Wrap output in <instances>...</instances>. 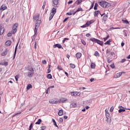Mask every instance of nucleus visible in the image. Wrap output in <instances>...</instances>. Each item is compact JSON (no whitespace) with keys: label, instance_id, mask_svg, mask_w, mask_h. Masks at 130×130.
<instances>
[{"label":"nucleus","instance_id":"393cba45","mask_svg":"<svg viewBox=\"0 0 130 130\" xmlns=\"http://www.w3.org/2000/svg\"><path fill=\"white\" fill-rule=\"evenodd\" d=\"M51 13L55 14V13H56V8L53 7L52 9V12H51Z\"/></svg>","mask_w":130,"mask_h":130},{"label":"nucleus","instance_id":"37998d69","mask_svg":"<svg viewBox=\"0 0 130 130\" xmlns=\"http://www.w3.org/2000/svg\"><path fill=\"white\" fill-rule=\"evenodd\" d=\"M86 27H88V25H87V24L86 23L85 24L82 25L81 26V28H86Z\"/></svg>","mask_w":130,"mask_h":130},{"label":"nucleus","instance_id":"9d476101","mask_svg":"<svg viewBox=\"0 0 130 130\" xmlns=\"http://www.w3.org/2000/svg\"><path fill=\"white\" fill-rule=\"evenodd\" d=\"M39 14H36L34 16L33 20L34 21H39Z\"/></svg>","mask_w":130,"mask_h":130},{"label":"nucleus","instance_id":"bf43d9fd","mask_svg":"<svg viewBox=\"0 0 130 130\" xmlns=\"http://www.w3.org/2000/svg\"><path fill=\"white\" fill-rule=\"evenodd\" d=\"M59 121L60 122H63V119H62V118H60Z\"/></svg>","mask_w":130,"mask_h":130},{"label":"nucleus","instance_id":"e2e57ef3","mask_svg":"<svg viewBox=\"0 0 130 130\" xmlns=\"http://www.w3.org/2000/svg\"><path fill=\"white\" fill-rule=\"evenodd\" d=\"M107 61H108V63H110L111 62V61H112L110 60L109 59H107Z\"/></svg>","mask_w":130,"mask_h":130},{"label":"nucleus","instance_id":"de8ad7c7","mask_svg":"<svg viewBox=\"0 0 130 130\" xmlns=\"http://www.w3.org/2000/svg\"><path fill=\"white\" fill-rule=\"evenodd\" d=\"M33 127V124L32 123H31L30 126H29V130H31L32 129V127Z\"/></svg>","mask_w":130,"mask_h":130},{"label":"nucleus","instance_id":"680f3d73","mask_svg":"<svg viewBox=\"0 0 130 130\" xmlns=\"http://www.w3.org/2000/svg\"><path fill=\"white\" fill-rule=\"evenodd\" d=\"M68 5H71V4H73V1H70L68 3Z\"/></svg>","mask_w":130,"mask_h":130},{"label":"nucleus","instance_id":"6ab92c4d","mask_svg":"<svg viewBox=\"0 0 130 130\" xmlns=\"http://www.w3.org/2000/svg\"><path fill=\"white\" fill-rule=\"evenodd\" d=\"M107 18H108V15L107 14L105 15L103 17V21H105V22L107 20Z\"/></svg>","mask_w":130,"mask_h":130},{"label":"nucleus","instance_id":"c85d7f7f","mask_svg":"<svg viewBox=\"0 0 130 130\" xmlns=\"http://www.w3.org/2000/svg\"><path fill=\"white\" fill-rule=\"evenodd\" d=\"M70 66L71 69H75V68H76V65H75L74 64L70 63Z\"/></svg>","mask_w":130,"mask_h":130},{"label":"nucleus","instance_id":"39448f33","mask_svg":"<svg viewBox=\"0 0 130 130\" xmlns=\"http://www.w3.org/2000/svg\"><path fill=\"white\" fill-rule=\"evenodd\" d=\"M107 121L108 123H110L111 122V118L110 117V114L109 113H106Z\"/></svg>","mask_w":130,"mask_h":130},{"label":"nucleus","instance_id":"20e7f679","mask_svg":"<svg viewBox=\"0 0 130 130\" xmlns=\"http://www.w3.org/2000/svg\"><path fill=\"white\" fill-rule=\"evenodd\" d=\"M41 24V20H37L35 24V27L34 31H38V28H39Z\"/></svg>","mask_w":130,"mask_h":130},{"label":"nucleus","instance_id":"5701e85b","mask_svg":"<svg viewBox=\"0 0 130 130\" xmlns=\"http://www.w3.org/2000/svg\"><path fill=\"white\" fill-rule=\"evenodd\" d=\"M33 74H34V73L32 72H28L27 73V76L29 78H31V77H32V76H33Z\"/></svg>","mask_w":130,"mask_h":130},{"label":"nucleus","instance_id":"603ef678","mask_svg":"<svg viewBox=\"0 0 130 130\" xmlns=\"http://www.w3.org/2000/svg\"><path fill=\"white\" fill-rule=\"evenodd\" d=\"M15 80H16V81H18V79H19V76H18V75H16V76H15Z\"/></svg>","mask_w":130,"mask_h":130},{"label":"nucleus","instance_id":"13d9d810","mask_svg":"<svg viewBox=\"0 0 130 130\" xmlns=\"http://www.w3.org/2000/svg\"><path fill=\"white\" fill-rule=\"evenodd\" d=\"M68 20H69V17L66 18L64 20H63V23H64V22H67V21H68Z\"/></svg>","mask_w":130,"mask_h":130},{"label":"nucleus","instance_id":"6e6552de","mask_svg":"<svg viewBox=\"0 0 130 130\" xmlns=\"http://www.w3.org/2000/svg\"><path fill=\"white\" fill-rule=\"evenodd\" d=\"M1 25V27L0 28V35H3L4 34V32H5V29L3 27V25L1 24H0Z\"/></svg>","mask_w":130,"mask_h":130},{"label":"nucleus","instance_id":"79ce46f5","mask_svg":"<svg viewBox=\"0 0 130 130\" xmlns=\"http://www.w3.org/2000/svg\"><path fill=\"white\" fill-rule=\"evenodd\" d=\"M55 14V13H53L52 12H51L50 14V16L53 18V16H54Z\"/></svg>","mask_w":130,"mask_h":130},{"label":"nucleus","instance_id":"0eeeda50","mask_svg":"<svg viewBox=\"0 0 130 130\" xmlns=\"http://www.w3.org/2000/svg\"><path fill=\"white\" fill-rule=\"evenodd\" d=\"M53 7H54L55 8H57V5H58V1L57 0H53Z\"/></svg>","mask_w":130,"mask_h":130},{"label":"nucleus","instance_id":"8fccbe9b","mask_svg":"<svg viewBox=\"0 0 130 130\" xmlns=\"http://www.w3.org/2000/svg\"><path fill=\"white\" fill-rule=\"evenodd\" d=\"M66 40H69V38H64L63 40L62 41V43H64V42H66Z\"/></svg>","mask_w":130,"mask_h":130},{"label":"nucleus","instance_id":"a211bd4d","mask_svg":"<svg viewBox=\"0 0 130 130\" xmlns=\"http://www.w3.org/2000/svg\"><path fill=\"white\" fill-rule=\"evenodd\" d=\"M63 114V111L62 110H59V112H58V115L59 116H61Z\"/></svg>","mask_w":130,"mask_h":130},{"label":"nucleus","instance_id":"f03ea898","mask_svg":"<svg viewBox=\"0 0 130 130\" xmlns=\"http://www.w3.org/2000/svg\"><path fill=\"white\" fill-rule=\"evenodd\" d=\"M91 41H92V42H94V43H98V44H99L100 45H103V42L97 39H95L94 38H92L90 39Z\"/></svg>","mask_w":130,"mask_h":130},{"label":"nucleus","instance_id":"e433bc0d","mask_svg":"<svg viewBox=\"0 0 130 130\" xmlns=\"http://www.w3.org/2000/svg\"><path fill=\"white\" fill-rule=\"evenodd\" d=\"M90 67L91 69H95V63H91Z\"/></svg>","mask_w":130,"mask_h":130},{"label":"nucleus","instance_id":"f704fd0d","mask_svg":"<svg viewBox=\"0 0 130 130\" xmlns=\"http://www.w3.org/2000/svg\"><path fill=\"white\" fill-rule=\"evenodd\" d=\"M66 15L67 16H72L73 15V11H70V12H68Z\"/></svg>","mask_w":130,"mask_h":130},{"label":"nucleus","instance_id":"a19ab883","mask_svg":"<svg viewBox=\"0 0 130 130\" xmlns=\"http://www.w3.org/2000/svg\"><path fill=\"white\" fill-rule=\"evenodd\" d=\"M34 48L35 49H36L37 48V42H35V43L34 44Z\"/></svg>","mask_w":130,"mask_h":130},{"label":"nucleus","instance_id":"4c0bfd02","mask_svg":"<svg viewBox=\"0 0 130 130\" xmlns=\"http://www.w3.org/2000/svg\"><path fill=\"white\" fill-rule=\"evenodd\" d=\"M83 11V9L82 8H78V9L77 10V11H76V13H78V12H81Z\"/></svg>","mask_w":130,"mask_h":130},{"label":"nucleus","instance_id":"7c9ffc66","mask_svg":"<svg viewBox=\"0 0 130 130\" xmlns=\"http://www.w3.org/2000/svg\"><path fill=\"white\" fill-rule=\"evenodd\" d=\"M46 5V1H44L43 2V5L42 6V9L43 10H44V9H45V5Z\"/></svg>","mask_w":130,"mask_h":130},{"label":"nucleus","instance_id":"473e14b6","mask_svg":"<svg viewBox=\"0 0 130 130\" xmlns=\"http://www.w3.org/2000/svg\"><path fill=\"white\" fill-rule=\"evenodd\" d=\"M32 88V85L31 84H28L27 86V90H30Z\"/></svg>","mask_w":130,"mask_h":130},{"label":"nucleus","instance_id":"a18cd8bd","mask_svg":"<svg viewBox=\"0 0 130 130\" xmlns=\"http://www.w3.org/2000/svg\"><path fill=\"white\" fill-rule=\"evenodd\" d=\"M94 55L95 56H98V55H99V53L97 51H95L94 53Z\"/></svg>","mask_w":130,"mask_h":130},{"label":"nucleus","instance_id":"774afa93","mask_svg":"<svg viewBox=\"0 0 130 130\" xmlns=\"http://www.w3.org/2000/svg\"><path fill=\"white\" fill-rule=\"evenodd\" d=\"M90 82H93L94 81V78H91L90 79Z\"/></svg>","mask_w":130,"mask_h":130},{"label":"nucleus","instance_id":"cd10ccee","mask_svg":"<svg viewBox=\"0 0 130 130\" xmlns=\"http://www.w3.org/2000/svg\"><path fill=\"white\" fill-rule=\"evenodd\" d=\"M122 22L124 23V24H128V21H127V20L125 19H122Z\"/></svg>","mask_w":130,"mask_h":130},{"label":"nucleus","instance_id":"9b49d317","mask_svg":"<svg viewBox=\"0 0 130 130\" xmlns=\"http://www.w3.org/2000/svg\"><path fill=\"white\" fill-rule=\"evenodd\" d=\"M8 9V7L5 5H2L1 7L0 10L1 11H5V10H7Z\"/></svg>","mask_w":130,"mask_h":130},{"label":"nucleus","instance_id":"dca6fc26","mask_svg":"<svg viewBox=\"0 0 130 130\" xmlns=\"http://www.w3.org/2000/svg\"><path fill=\"white\" fill-rule=\"evenodd\" d=\"M76 56L77 58L79 59V58H81V57L82 56V54L81 53H77L76 54Z\"/></svg>","mask_w":130,"mask_h":130},{"label":"nucleus","instance_id":"2eb2a0df","mask_svg":"<svg viewBox=\"0 0 130 130\" xmlns=\"http://www.w3.org/2000/svg\"><path fill=\"white\" fill-rule=\"evenodd\" d=\"M101 15V13L100 11H95L94 14V17H98V15Z\"/></svg>","mask_w":130,"mask_h":130},{"label":"nucleus","instance_id":"09e8293b","mask_svg":"<svg viewBox=\"0 0 130 130\" xmlns=\"http://www.w3.org/2000/svg\"><path fill=\"white\" fill-rule=\"evenodd\" d=\"M81 42H82V44H83V45H86V42H85V41H84V40H82Z\"/></svg>","mask_w":130,"mask_h":130},{"label":"nucleus","instance_id":"69168bd1","mask_svg":"<svg viewBox=\"0 0 130 130\" xmlns=\"http://www.w3.org/2000/svg\"><path fill=\"white\" fill-rule=\"evenodd\" d=\"M53 88H54V85H52V86H50L49 87H48V89H53Z\"/></svg>","mask_w":130,"mask_h":130},{"label":"nucleus","instance_id":"58836bf2","mask_svg":"<svg viewBox=\"0 0 130 130\" xmlns=\"http://www.w3.org/2000/svg\"><path fill=\"white\" fill-rule=\"evenodd\" d=\"M82 0H77L76 2H77V5H80L81 3H82Z\"/></svg>","mask_w":130,"mask_h":130},{"label":"nucleus","instance_id":"ddd939ff","mask_svg":"<svg viewBox=\"0 0 130 130\" xmlns=\"http://www.w3.org/2000/svg\"><path fill=\"white\" fill-rule=\"evenodd\" d=\"M53 48H56V47H58V48H61V45L59 44H55L53 46Z\"/></svg>","mask_w":130,"mask_h":130},{"label":"nucleus","instance_id":"2f4dec72","mask_svg":"<svg viewBox=\"0 0 130 130\" xmlns=\"http://www.w3.org/2000/svg\"><path fill=\"white\" fill-rule=\"evenodd\" d=\"M41 119H39L38 121L36 122V124H40V123H41Z\"/></svg>","mask_w":130,"mask_h":130},{"label":"nucleus","instance_id":"423d86ee","mask_svg":"<svg viewBox=\"0 0 130 130\" xmlns=\"http://www.w3.org/2000/svg\"><path fill=\"white\" fill-rule=\"evenodd\" d=\"M124 72H120L119 73H117L114 76V78H115V79H117V78H119L120 77H121V75H122V74H124Z\"/></svg>","mask_w":130,"mask_h":130},{"label":"nucleus","instance_id":"b1692460","mask_svg":"<svg viewBox=\"0 0 130 130\" xmlns=\"http://www.w3.org/2000/svg\"><path fill=\"white\" fill-rule=\"evenodd\" d=\"M52 121L53 122L54 125H55V126H56V127H58V126L56 124V122L55 121V120H54V119H52Z\"/></svg>","mask_w":130,"mask_h":130},{"label":"nucleus","instance_id":"4be33fe9","mask_svg":"<svg viewBox=\"0 0 130 130\" xmlns=\"http://www.w3.org/2000/svg\"><path fill=\"white\" fill-rule=\"evenodd\" d=\"M110 42H111V40L107 41L106 43H104L105 45H110Z\"/></svg>","mask_w":130,"mask_h":130},{"label":"nucleus","instance_id":"5fc2aeb1","mask_svg":"<svg viewBox=\"0 0 130 130\" xmlns=\"http://www.w3.org/2000/svg\"><path fill=\"white\" fill-rule=\"evenodd\" d=\"M93 7H94V3L91 4V5L90 7V10H91V9H93Z\"/></svg>","mask_w":130,"mask_h":130},{"label":"nucleus","instance_id":"c9c22d12","mask_svg":"<svg viewBox=\"0 0 130 130\" xmlns=\"http://www.w3.org/2000/svg\"><path fill=\"white\" fill-rule=\"evenodd\" d=\"M12 34H13V32L10 31L8 34H7V36L8 37H11V36H12Z\"/></svg>","mask_w":130,"mask_h":130},{"label":"nucleus","instance_id":"864d4df0","mask_svg":"<svg viewBox=\"0 0 130 130\" xmlns=\"http://www.w3.org/2000/svg\"><path fill=\"white\" fill-rule=\"evenodd\" d=\"M125 60H126V59H122L121 60V61H120V62H121V63H123V62H124V61H125Z\"/></svg>","mask_w":130,"mask_h":130},{"label":"nucleus","instance_id":"f257e3e1","mask_svg":"<svg viewBox=\"0 0 130 130\" xmlns=\"http://www.w3.org/2000/svg\"><path fill=\"white\" fill-rule=\"evenodd\" d=\"M99 4L102 8H109L110 4L106 1H101L99 3Z\"/></svg>","mask_w":130,"mask_h":130},{"label":"nucleus","instance_id":"a878e982","mask_svg":"<svg viewBox=\"0 0 130 130\" xmlns=\"http://www.w3.org/2000/svg\"><path fill=\"white\" fill-rule=\"evenodd\" d=\"M49 103H51L52 104H57V102L54 101L53 100H51V101H49Z\"/></svg>","mask_w":130,"mask_h":130},{"label":"nucleus","instance_id":"4468645a","mask_svg":"<svg viewBox=\"0 0 130 130\" xmlns=\"http://www.w3.org/2000/svg\"><path fill=\"white\" fill-rule=\"evenodd\" d=\"M11 44H12V41H7L5 43V45H6V46H11Z\"/></svg>","mask_w":130,"mask_h":130},{"label":"nucleus","instance_id":"4d7b16f0","mask_svg":"<svg viewBox=\"0 0 130 130\" xmlns=\"http://www.w3.org/2000/svg\"><path fill=\"white\" fill-rule=\"evenodd\" d=\"M42 62H43V64H46V63H47L46 60H43Z\"/></svg>","mask_w":130,"mask_h":130},{"label":"nucleus","instance_id":"aec40b11","mask_svg":"<svg viewBox=\"0 0 130 130\" xmlns=\"http://www.w3.org/2000/svg\"><path fill=\"white\" fill-rule=\"evenodd\" d=\"M7 51H9V50L6 49L4 52L2 53L1 55H2V56H5V55H7Z\"/></svg>","mask_w":130,"mask_h":130},{"label":"nucleus","instance_id":"412c9836","mask_svg":"<svg viewBox=\"0 0 130 130\" xmlns=\"http://www.w3.org/2000/svg\"><path fill=\"white\" fill-rule=\"evenodd\" d=\"M124 111H125V109H124V107H122V109H120L119 110H118V112L119 113H121V112H124Z\"/></svg>","mask_w":130,"mask_h":130},{"label":"nucleus","instance_id":"1a4fd4ad","mask_svg":"<svg viewBox=\"0 0 130 130\" xmlns=\"http://www.w3.org/2000/svg\"><path fill=\"white\" fill-rule=\"evenodd\" d=\"M80 94H81V93L78 92L77 91L71 93L72 96H80Z\"/></svg>","mask_w":130,"mask_h":130},{"label":"nucleus","instance_id":"0e129e2a","mask_svg":"<svg viewBox=\"0 0 130 130\" xmlns=\"http://www.w3.org/2000/svg\"><path fill=\"white\" fill-rule=\"evenodd\" d=\"M86 37H89L91 36V35L90 34H86Z\"/></svg>","mask_w":130,"mask_h":130},{"label":"nucleus","instance_id":"052dcab7","mask_svg":"<svg viewBox=\"0 0 130 130\" xmlns=\"http://www.w3.org/2000/svg\"><path fill=\"white\" fill-rule=\"evenodd\" d=\"M72 106H73V107H76V103H73L72 104Z\"/></svg>","mask_w":130,"mask_h":130},{"label":"nucleus","instance_id":"49530a36","mask_svg":"<svg viewBox=\"0 0 130 130\" xmlns=\"http://www.w3.org/2000/svg\"><path fill=\"white\" fill-rule=\"evenodd\" d=\"M109 38V35H108L106 38H104V41H106V40Z\"/></svg>","mask_w":130,"mask_h":130},{"label":"nucleus","instance_id":"ea45409f","mask_svg":"<svg viewBox=\"0 0 130 130\" xmlns=\"http://www.w3.org/2000/svg\"><path fill=\"white\" fill-rule=\"evenodd\" d=\"M57 69L59 70V71H62V68L61 66H58Z\"/></svg>","mask_w":130,"mask_h":130},{"label":"nucleus","instance_id":"7ed1b4c3","mask_svg":"<svg viewBox=\"0 0 130 130\" xmlns=\"http://www.w3.org/2000/svg\"><path fill=\"white\" fill-rule=\"evenodd\" d=\"M18 26H19V24L15 23L12 26V34H15L16 32H17V28H18Z\"/></svg>","mask_w":130,"mask_h":130},{"label":"nucleus","instance_id":"f3484780","mask_svg":"<svg viewBox=\"0 0 130 130\" xmlns=\"http://www.w3.org/2000/svg\"><path fill=\"white\" fill-rule=\"evenodd\" d=\"M18 48V44L16 45L15 49V51H14V55L13 56V59H15V57H16V54L17 53V48Z\"/></svg>","mask_w":130,"mask_h":130},{"label":"nucleus","instance_id":"6e6d98bb","mask_svg":"<svg viewBox=\"0 0 130 130\" xmlns=\"http://www.w3.org/2000/svg\"><path fill=\"white\" fill-rule=\"evenodd\" d=\"M41 128H42V129L44 130V129H45V128H46V126H42L41 127Z\"/></svg>","mask_w":130,"mask_h":130},{"label":"nucleus","instance_id":"338daca9","mask_svg":"<svg viewBox=\"0 0 130 130\" xmlns=\"http://www.w3.org/2000/svg\"><path fill=\"white\" fill-rule=\"evenodd\" d=\"M8 64H9V63H8V62H5L4 63V66H8Z\"/></svg>","mask_w":130,"mask_h":130},{"label":"nucleus","instance_id":"3c124183","mask_svg":"<svg viewBox=\"0 0 130 130\" xmlns=\"http://www.w3.org/2000/svg\"><path fill=\"white\" fill-rule=\"evenodd\" d=\"M110 67H111V68H112V69H114V68H115V66H114V64H113V63L111 64Z\"/></svg>","mask_w":130,"mask_h":130},{"label":"nucleus","instance_id":"f8f14e48","mask_svg":"<svg viewBox=\"0 0 130 130\" xmlns=\"http://www.w3.org/2000/svg\"><path fill=\"white\" fill-rule=\"evenodd\" d=\"M35 35L31 37L32 40H35V38L37 36V31L34 30Z\"/></svg>","mask_w":130,"mask_h":130},{"label":"nucleus","instance_id":"c756f323","mask_svg":"<svg viewBox=\"0 0 130 130\" xmlns=\"http://www.w3.org/2000/svg\"><path fill=\"white\" fill-rule=\"evenodd\" d=\"M93 22H92V21H87L86 24L87 25V26L88 27V26L89 25H91V24H92Z\"/></svg>","mask_w":130,"mask_h":130},{"label":"nucleus","instance_id":"72a5a7b5","mask_svg":"<svg viewBox=\"0 0 130 130\" xmlns=\"http://www.w3.org/2000/svg\"><path fill=\"white\" fill-rule=\"evenodd\" d=\"M47 79H52V76H51V74H49L47 75Z\"/></svg>","mask_w":130,"mask_h":130},{"label":"nucleus","instance_id":"bb28decb","mask_svg":"<svg viewBox=\"0 0 130 130\" xmlns=\"http://www.w3.org/2000/svg\"><path fill=\"white\" fill-rule=\"evenodd\" d=\"M60 102H61V103H64V102H66V101H68V99H61V100H60Z\"/></svg>","mask_w":130,"mask_h":130},{"label":"nucleus","instance_id":"c03bdc74","mask_svg":"<svg viewBox=\"0 0 130 130\" xmlns=\"http://www.w3.org/2000/svg\"><path fill=\"white\" fill-rule=\"evenodd\" d=\"M114 109V107H113V106L112 107H111V108H110V112H113Z\"/></svg>","mask_w":130,"mask_h":130}]
</instances>
